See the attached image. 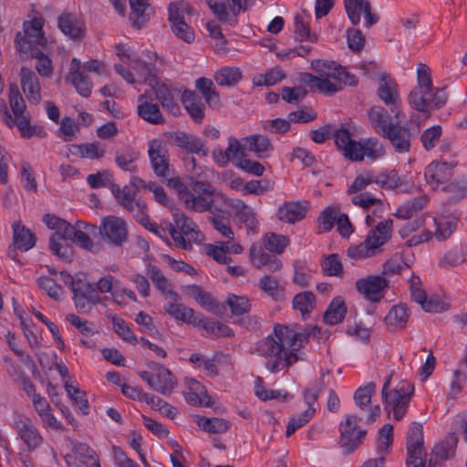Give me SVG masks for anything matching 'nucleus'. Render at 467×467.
Returning <instances> with one entry per match:
<instances>
[{
	"label": "nucleus",
	"instance_id": "obj_10",
	"mask_svg": "<svg viewBox=\"0 0 467 467\" xmlns=\"http://www.w3.org/2000/svg\"><path fill=\"white\" fill-rule=\"evenodd\" d=\"M335 144L343 156L352 161H362L361 143L351 139V134L346 125L333 132Z\"/></svg>",
	"mask_w": 467,
	"mask_h": 467
},
{
	"label": "nucleus",
	"instance_id": "obj_43",
	"mask_svg": "<svg viewBox=\"0 0 467 467\" xmlns=\"http://www.w3.org/2000/svg\"><path fill=\"white\" fill-rule=\"evenodd\" d=\"M182 202L185 204L186 208L197 213H202L211 210L212 205L213 203V199H207L206 197H202L200 195L196 196L191 192H188V193H184V198Z\"/></svg>",
	"mask_w": 467,
	"mask_h": 467
},
{
	"label": "nucleus",
	"instance_id": "obj_19",
	"mask_svg": "<svg viewBox=\"0 0 467 467\" xmlns=\"http://www.w3.org/2000/svg\"><path fill=\"white\" fill-rule=\"evenodd\" d=\"M400 118L395 119V124L388 129L383 135L387 138L398 152H407L410 148L412 134L410 129L400 125Z\"/></svg>",
	"mask_w": 467,
	"mask_h": 467
},
{
	"label": "nucleus",
	"instance_id": "obj_23",
	"mask_svg": "<svg viewBox=\"0 0 467 467\" xmlns=\"http://www.w3.org/2000/svg\"><path fill=\"white\" fill-rule=\"evenodd\" d=\"M452 176V168L446 162L432 161L424 171L425 181L432 189L446 182Z\"/></svg>",
	"mask_w": 467,
	"mask_h": 467
},
{
	"label": "nucleus",
	"instance_id": "obj_2",
	"mask_svg": "<svg viewBox=\"0 0 467 467\" xmlns=\"http://www.w3.org/2000/svg\"><path fill=\"white\" fill-rule=\"evenodd\" d=\"M418 85L409 94L408 99L410 107L423 113L429 118V111L440 109L447 101L444 89L433 88L431 69L424 64H420L417 69Z\"/></svg>",
	"mask_w": 467,
	"mask_h": 467
},
{
	"label": "nucleus",
	"instance_id": "obj_15",
	"mask_svg": "<svg viewBox=\"0 0 467 467\" xmlns=\"http://www.w3.org/2000/svg\"><path fill=\"white\" fill-rule=\"evenodd\" d=\"M148 155L154 173L161 178H166L170 173L169 153L159 140L149 143Z\"/></svg>",
	"mask_w": 467,
	"mask_h": 467
},
{
	"label": "nucleus",
	"instance_id": "obj_45",
	"mask_svg": "<svg viewBox=\"0 0 467 467\" xmlns=\"http://www.w3.org/2000/svg\"><path fill=\"white\" fill-rule=\"evenodd\" d=\"M426 203L427 199L424 196L408 201L397 210L395 216L400 219H409L412 217L414 213L420 211Z\"/></svg>",
	"mask_w": 467,
	"mask_h": 467
},
{
	"label": "nucleus",
	"instance_id": "obj_41",
	"mask_svg": "<svg viewBox=\"0 0 467 467\" xmlns=\"http://www.w3.org/2000/svg\"><path fill=\"white\" fill-rule=\"evenodd\" d=\"M247 150L254 152L258 157H261L263 153L273 150V145L270 140L264 135H251L244 139Z\"/></svg>",
	"mask_w": 467,
	"mask_h": 467
},
{
	"label": "nucleus",
	"instance_id": "obj_14",
	"mask_svg": "<svg viewBox=\"0 0 467 467\" xmlns=\"http://www.w3.org/2000/svg\"><path fill=\"white\" fill-rule=\"evenodd\" d=\"M14 427L29 451H33L42 444L43 438L40 432L26 416L16 415L14 419Z\"/></svg>",
	"mask_w": 467,
	"mask_h": 467
},
{
	"label": "nucleus",
	"instance_id": "obj_9",
	"mask_svg": "<svg viewBox=\"0 0 467 467\" xmlns=\"http://www.w3.org/2000/svg\"><path fill=\"white\" fill-rule=\"evenodd\" d=\"M357 290L371 302L378 303L384 297L385 290L389 287V280L383 275H367L356 281Z\"/></svg>",
	"mask_w": 467,
	"mask_h": 467
},
{
	"label": "nucleus",
	"instance_id": "obj_58",
	"mask_svg": "<svg viewBox=\"0 0 467 467\" xmlns=\"http://www.w3.org/2000/svg\"><path fill=\"white\" fill-rule=\"evenodd\" d=\"M111 322L114 327V331L125 341L130 344H137L138 339L130 330L127 323L120 317L116 316L111 317Z\"/></svg>",
	"mask_w": 467,
	"mask_h": 467
},
{
	"label": "nucleus",
	"instance_id": "obj_29",
	"mask_svg": "<svg viewBox=\"0 0 467 467\" xmlns=\"http://www.w3.org/2000/svg\"><path fill=\"white\" fill-rule=\"evenodd\" d=\"M129 2L131 9L130 20L134 27L140 29L150 19V5L149 0H129Z\"/></svg>",
	"mask_w": 467,
	"mask_h": 467
},
{
	"label": "nucleus",
	"instance_id": "obj_30",
	"mask_svg": "<svg viewBox=\"0 0 467 467\" xmlns=\"http://www.w3.org/2000/svg\"><path fill=\"white\" fill-rule=\"evenodd\" d=\"M409 319V309L405 304H399L390 308L385 317L389 330L394 331L405 327Z\"/></svg>",
	"mask_w": 467,
	"mask_h": 467
},
{
	"label": "nucleus",
	"instance_id": "obj_37",
	"mask_svg": "<svg viewBox=\"0 0 467 467\" xmlns=\"http://www.w3.org/2000/svg\"><path fill=\"white\" fill-rule=\"evenodd\" d=\"M347 313V307L340 297L334 298L324 313V321L329 325H336L341 322Z\"/></svg>",
	"mask_w": 467,
	"mask_h": 467
},
{
	"label": "nucleus",
	"instance_id": "obj_12",
	"mask_svg": "<svg viewBox=\"0 0 467 467\" xmlns=\"http://www.w3.org/2000/svg\"><path fill=\"white\" fill-rule=\"evenodd\" d=\"M77 284L72 292L75 306L79 312L88 313L92 306L100 303V296L90 283L78 279Z\"/></svg>",
	"mask_w": 467,
	"mask_h": 467
},
{
	"label": "nucleus",
	"instance_id": "obj_55",
	"mask_svg": "<svg viewBox=\"0 0 467 467\" xmlns=\"http://www.w3.org/2000/svg\"><path fill=\"white\" fill-rule=\"evenodd\" d=\"M237 217L240 222L245 224L248 233L254 232L258 225V222L255 219V214L251 207L244 202H241L238 211Z\"/></svg>",
	"mask_w": 467,
	"mask_h": 467
},
{
	"label": "nucleus",
	"instance_id": "obj_34",
	"mask_svg": "<svg viewBox=\"0 0 467 467\" xmlns=\"http://www.w3.org/2000/svg\"><path fill=\"white\" fill-rule=\"evenodd\" d=\"M423 448V428L419 422H412L407 434V452L414 454L422 452Z\"/></svg>",
	"mask_w": 467,
	"mask_h": 467
},
{
	"label": "nucleus",
	"instance_id": "obj_5",
	"mask_svg": "<svg viewBox=\"0 0 467 467\" xmlns=\"http://www.w3.org/2000/svg\"><path fill=\"white\" fill-rule=\"evenodd\" d=\"M212 13L223 23L230 26L237 24V16L248 9L251 0H231L232 5H226V0H205Z\"/></svg>",
	"mask_w": 467,
	"mask_h": 467
},
{
	"label": "nucleus",
	"instance_id": "obj_27",
	"mask_svg": "<svg viewBox=\"0 0 467 467\" xmlns=\"http://www.w3.org/2000/svg\"><path fill=\"white\" fill-rule=\"evenodd\" d=\"M169 19L171 22V30L173 34L186 43L194 41V32L192 27L184 21L182 15L176 9H173L172 5L169 7Z\"/></svg>",
	"mask_w": 467,
	"mask_h": 467
},
{
	"label": "nucleus",
	"instance_id": "obj_11",
	"mask_svg": "<svg viewBox=\"0 0 467 467\" xmlns=\"http://www.w3.org/2000/svg\"><path fill=\"white\" fill-rule=\"evenodd\" d=\"M413 391L414 386L410 383H403L391 391L389 403L385 404L386 410L393 411L395 420H400L404 417Z\"/></svg>",
	"mask_w": 467,
	"mask_h": 467
},
{
	"label": "nucleus",
	"instance_id": "obj_53",
	"mask_svg": "<svg viewBox=\"0 0 467 467\" xmlns=\"http://www.w3.org/2000/svg\"><path fill=\"white\" fill-rule=\"evenodd\" d=\"M316 412L315 408H307L304 412L296 416H293L288 421L286 427V436L292 435L297 429L306 424L314 416Z\"/></svg>",
	"mask_w": 467,
	"mask_h": 467
},
{
	"label": "nucleus",
	"instance_id": "obj_38",
	"mask_svg": "<svg viewBox=\"0 0 467 467\" xmlns=\"http://www.w3.org/2000/svg\"><path fill=\"white\" fill-rule=\"evenodd\" d=\"M72 452L81 459L87 467H100L99 457L96 451L85 442H75L72 446Z\"/></svg>",
	"mask_w": 467,
	"mask_h": 467
},
{
	"label": "nucleus",
	"instance_id": "obj_20",
	"mask_svg": "<svg viewBox=\"0 0 467 467\" xmlns=\"http://www.w3.org/2000/svg\"><path fill=\"white\" fill-rule=\"evenodd\" d=\"M393 221L391 219H387L379 222L368 233L365 241L376 254L380 252V247L390 239Z\"/></svg>",
	"mask_w": 467,
	"mask_h": 467
},
{
	"label": "nucleus",
	"instance_id": "obj_50",
	"mask_svg": "<svg viewBox=\"0 0 467 467\" xmlns=\"http://www.w3.org/2000/svg\"><path fill=\"white\" fill-rule=\"evenodd\" d=\"M226 304L234 317L244 316L251 310V303L245 296L230 295L227 297Z\"/></svg>",
	"mask_w": 467,
	"mask_h": 467
},
{
	"label": "nucleus",
	"instance_id": "obj_26",
	"mask_svg": "<svg viewBox=\"0 0 467 467\" xmlns=\"http://www.w3.org/2000/svg\"><path fill=\"white\" fill-rule=\"evenodd\" d=\"M307 207L301 202H286L276 213L277 218L286 223H295L306 217Z\"/></svg>",
	"mask_w": 467,
	"mask_h": 467
},
{
	"label": "nucleus",
	"instance_id": "obj_61",
	"mask_svg": "<svg viewBox=\"0 0 467 467\" xmlns=\"http://www.w3.org/2000/svg\"><path fill=\"white\" fill-rule=\"evenodd\" d=\"M288 244V239L284 235L269 234L265 237V246L270 252L282 254Z\"/></svg>",
	"mask_w": 467,
	"mask_h": 467
},
{
	"label": "nucleus",
	"instance_id": "obj_4",
	"mask_svg": "<svg viewBox=\"0 0 467 467\" xmlns=\"http://www.w3.org/2000/svg\"><path fill=\"white\" fill-rule=\"evenodd\" d=\"M360 418L354 414L346 415L345 420L339 424V444L345 454L354 452L362 443L367 431L358 429Z\"/></svg>",
	"mask_w": 467,
	"mask_h": 467
},
{
	"label": "nucleus",
	"instance_id": "obj_6",
	"mask_svg": "<svg viewBox=\"0 0 467 467\" xmlns=\"http://www.w3.org/2000/svg\"><path fill=\"white\" fill-rule=\"evenodd\" d=\"M97 233L104 241L114 246H122L128 240L126 223L117 216L105 217Z\"/></svg>",
	"mask_w": 467,
	"mask_h": 467
},
{
	"label": "nucleus",
	"instance_id": "obj_25",
	"mask_svg": "<svg viewBox=\"0 0 467 467\" xmlns=\"http://www.w3.org/2000/svg\"><path fill=\"white\" fill-rule=\"evenodd\" d=\"M57 26L63 34L72 40H81L84 37L82 24L71 13L63 12L57 17Z\"/></svg>",
	"mask_w": 467,
	"mask_h": 467
},
{
	"label": "nucleus",
	"instance_id": "obj_13",
	"mask_svg": "<svg viewBox=\"0 0 467 467\" xmlns=\"http://www.w3.org/2000/svg\"><path fill=\"white\" fill-rule=\"evenodd\" d=\"M348 16L352 25L360 22L361 14L365 17V26L369 28L379 21V16L372 13V7L368 0H343Z\"/></svg>",
	"mask_w": 467,
	"mask_h": 467
},
{
	"label": "nucleus",
	"instance_id": "obj_32",
	"mask_svg": "<svg viewBox=\"0 0 467 467\" xmlns=\"http://www.w3.org/2000/svg\"><path fill=\"white\" fill-rule=\"evenodd\" d=\"M130 60L131 68L140 77L144 78V82L152 86L158 79L155 66L150 62H145L138 57L127 56Z\"/></svg>",
	"mask_w": 467,
	"mask_h": 467
},
{
	"label": "nucleus",
	"instance_id": "obj_47",
	"mask_svg": "<svg viewBox=\"0 0 467 467\" xmlns=\"http://www.w3.org/2000/svg\"><path fill=\"white\" fill-rule=\"evenodd\" d=\"M138 159V153L132 150H117L115 153V162L123 171H136L135 161Z\"/></svg>",
	"mask_w": 467,
	"mask_h": 467
},
{
	"label": "nucleus",
	"instance_id": "obj_24",
	"mask_svg": "<svg viewBox=\"0 0 467 467\" xmlns=\"http://www.w3.org/2000/svg\"><path fill=\"white\" fill-rule=\"evenodd\" d=\"M153 89L156 99L160 101L164 110L168 111L173 116L180 114V107L175 101L174 90L170 88L166 84L161 83L157 80L150 86Z\"/></svg>",
	"mask_w": 467,
	"mask_h": 467
},
{
	"label": "nucleus",
	"instance_id": "obj_36",
	"mask_svg": "<svg viewBox=\"0 0 467 467\" xmlns=\"http://www.w3.org/2000/svg\"><path fill=\"white\" fill-rule=\"evenodd\" d=\"M69 150L74 155H79L81 158L100 159L105 155V149L100 147L99 142L72 144Z\"/></svg>",
	"mask_w": 467,
	"mask_h": 467
},
{
	"label": "nucleus",
	"instance_id": "obj_22",
	"mask_svg": "<svg viewBox=\"0 0 467 467\" xmlns=\"http://www.w3.org/2000/svg\"><path fill=\"white\" fill-rule=\"evenodd\" d=\"M138 102L137 113L140 118L154 125L164 123L159 105L150 101V97L147 92L139 96Z\"/></svg>",
	"mask_w": 467,
	"mask_h": 467
},
{
	"label": "nucleus",
	"instance_id": "obj_56",
	"mask_svg": "<svg viewBox=\"0 0 467 467\" xmlns=\"http://www.w3.org/2000/svg\"><path fill=\"white\" fill-rule=\"evenodd\" d=\"M442 192L445 194L444 201L447 203H452L464 197L467 187L463 183L456 182L443 187Z\"/></svg>",
	"mask_w": 467,
	"mask_h": 467
},
{
	"label": "nucleus",
	"instance_id": "obj_62",
	"mask_svg": "<svg viewBox=\"0 0 467 467\" xmlns=\"http://www.w3.org/2000/svg\"><path fill=\"white\" fill-rule=\"evenodd\" d=\"M339 207L328 206L319 215L318 222L323 228L324 232H329L333 226L338 216Z\"/></svg>",
	"mask_w": 467,
	"mask_h": 467
},
{
	"label": "nucleus",
	"instance_id": "obj_63",
	"mask_svg": "<svg viewBox=\"0 0 467 467\" xmlns=\"http://www.w3.org/2000/svg\"><path fill=\"white\" fill-rule=\"evenodd\" d=\"M314 69L325 75L327 78H336L337 72L341 69V66L337 65L334 61L316 59L311 62Z\"/></svg>",
	"mask_w": 467,
	"mask_h": 467
},
{
	"label": "nucleus",
	"instance_id": "obj_46",
	"mask_svg": "<svg viewBox=\"0 0 467 467\" xmlns=\"http://www.w3.org/2000/svg\"><path fill=\"white\" fill-rule=\"evenodd\" d=\"M111 192L117 202L128 211H134L137 203H140L135 201L129 187L120 189L118 185L112 183Z\"/></svg>",
	"mask_w": 467,
	"mask_h": 467
},
{
	"label": "nucleus",
	"instance_id": "obj_18",
	"mask_svg": "<svg viewBox=\"0 0 467 467\" xmlns=\"http://www.w3.org/2000/svg\"><path fill=\"white\" fill-rule=\"evenodd\" d=\"M67 79L75 87L80 96L84 98L90 96L92 90V82L82 70V66L79 59L76 57L72 59Z\"/></svg>",
	"mask_w": 467,
	"mask_h": 467
},
{
	"label": "nucleus",
	"instance_id": "obj_39",
	"mask_svg": "<svg viewBox=\"0 0 467 467\" xmlns=\"http://www.w3.org/2000/svg\"><path fill=\"white\" fill-rule=\"evenodd\" d=\"M173 219L180 232L184 235H192L196 241L203 240V235L196 229L195 223L184 213H173Z\"/></svg>",
	"mask_w": 467,
	"mask_h": 467
},
{
	"label": "nucleus",
	"instance_id": "obj_17",
	"mask_svg": "<svg viewBox=\"0 0 467 467\" xmlns=\"http://www.w3.org/2000/svg\"><path fill=\"white\" fill-rule=\"evenodd\" d=\"M167 296L170 302L165 306L166 312L177 320L195 325L197 317L192 308L181 303V296L174 291H168Z\"/></svg>",
	"mask_w": 467,
	"mask_h": 467
},
{
	"label": "nucleus",
	"instance_id": "obj_60",
	"mask_svg": "<svg viewBox=\"0 0 467 467\" xmlns=\"http://www.w3.org/2000/svg\"><path fill=\"white\" fill-rule=\"evenodd\" d=\"M295 35L296 40L299 42L306 40H309L311 42L317 41V36L315 33H311L308 25L306 24L299 16L295 17Z\"/></svg>",
	"mask_w": 467,
	"mask_h": 467
},
{
	"label": "nucleus",
	"instance_id": "obj_7",
	"mask_svg": "<svg viewBox=\"0 0 467 467\" xmlns=\"http://www.w3.org/2000/svg\"><path fill=\"white\" fill-rule=\"evenodd\" d=\"M9 104L14 114L11 116L7 109H5L4 121L8 127L16 125L20 130L22 137L30 138L33 129L29 128L30 117L25 114L26 103L21 96L9 98Z\"/></svg>",
	"mask_w": 467,
	"mask_h": 467
},
{
	"label": "nucleus",
	"instance_id": "obj_64",
	"mask_svg": "<svg viewBox=\"0 0 467 467\" xmlns=\"http://www.w3.org/2000/svg\"><path fill=\"white\" fill-rule=\"evenodd\" d=\"M348 46L353 52H360L365 46V36L360 29L348 28L347 30Z\"/></svg>",
	"mask_w": 467,
	"mask_h": 467
},
{
	"label": "nucleus",
	"instance_id": "obj_16",
	"mask_svg": "<svg viewBox=\"0 0 467 467\" xmlns=\"http://www.w3.org/2000/svg\"><path fill=\"white\" fill-rule=\"evenodd\" d=\"M378 96L387 106L390 107L394 119H399L400 111L399 109L400 96L397 85L394 81L388 79L386 74L380 76Z\"/></svg>",
	"mask_w": 467,
	"mask_h": 467
},
{
	"label": "nucleus",
	"instance_id": "obj_49",
	"mask_svg": "<svg viewBox=\"0 0 467 467\" xmlns=\"http://www.w3.org/2000/svg\"><path fill=\"white\" fill-rule=\"evenodd\" d=\"M316 305V296L312 292L306 291L297 294L293 299V306L299 310L303 317L308 314Z\"/></svg>",
	"mask_w": 467,
	"mask_h": 467
},
{
	"label": "nucleus",
	"instance_id": "obj_48",
	"mask_svg": "<svg viewBox=\"0 0 467 467\" xmlns=\"http://www.w3.org/2000/svg\"><path fill=\"white\" fill-rule=\"evenodd\" d=\"M376 391V385L368 382L363 387H359L354 393V401L362 410H366L371 403V397Z\"/></svg>",
	"mask_w": 467,
	"mask_h": 467
},
{
	"label": "nucleus",
	"instance_id": "obj_54",
	"mask_svg": "<svg viewBox=\"0 0 467 467\" xmlns=\"http://www.w3.org/2000/svg\"><path fill=\"white\" fill-rule=\"evenodd\" d=\"M37 283L38 285L47 292L49 297L57 301H60L62 299L64 290L54 279L47 276H42L38 278Z\"/></svg>",
	"mask_w": 467,
	"mask_h": 467
},
{
	"label": "nucleus",
	"instance_id": "obj_51",
	"mask_svg": "<svg viewBox=\"0 0 467 467\" xmlns=\"http://www.w3.org/2000/svg\"><path fill=\"white\" fill-rule=\"evenodd\" d=\"M147 275H149L155 287L160 290L161 294L167 296V292L171 291L169 289V280L166 278L160 268L150 264L147 266Z\"/></svg>",
	"mask_w": 467,
	"mask_h": 467
},
{
	"label": "nucleus",
	"instance_id": "obj_1",
	"mask_svg": "<svg viewBox=\"0 0 467 467\" xmlns=\"http://www.w3.org/2000/svg\"><path fill=\"white\" fill-rule=\"evenodd\" d=\"M311 332H296L295 326L276 325L273 334L258 343V353L268 358L266 368L273 373L298 360L296 353L308 341Z\"/></svg>",
	"mask_w": 467,
	"mask_h": 467
},
{
	"label": "nucleus",
	"instance_id": "obj_35",
	"mask_svg": "<svg viewBox=\"0 0 467 467\" xmlns=\"http://www.w3.org/2000/svg\"><path fill=\"white\" fill-rule=\"evenodd\" d=\"M195 86L202 93L205 102L211 108H216L220 105L219 94L215 90L213 83L211 79L206 78H200L196 80Z\"/></svg>",
	"mask_w": 467,
	"mask_h": 467
},
{
	"label": "nucleus",
	"instance_id": "obj_3",
	"mask_svg": "<svg viewBox=\"0 0 467 467\" xmlns=\"http://www.w3.org/2000/svg\"><path fill=\"white\" fill-rule=\"evenodd\" d=\"M24 32L16 35L15 44L19 53L26 57H38L41 54L39 47H44L47 40L43 32V21L35 17L23 25Z\"/></svg>",
	"mask_w": 467,
	"mask_h": 467
},
{
	"label": "nucleus",
	"instance_id": "obj_57",
	"mask_svg": "<svg viewBox=\"0 0 467 467\" xmlns=\"http://www.w3.org/2000/svg\"><path fill=\"white\" fill-rule=\"evenodd\" d=\"M6 340L9 348L17 356L20 362H22L28 368L35 367V363L32 358L19 348L15 333L8 331L6 334Z\"/></svg>",
	"mask_w": 467,
	"mask_h": 467
},
{
	"label": "nucleus",
	"instance_id": "obj_42",
	"mask_svg": "<svg viewBox=\"0 0 467 467\" xmlns=\"http://www.w3.org/2000/svg\"><path fill=\"white\" fill-rule=\"evenodd\" d=\"M196 422L200 428L210 433H224L230 426L228 420L219 418L199 417Z\"/></svg>",
	"mask_w": 467,
	"mask_h": 467
},
{
	"label": "nucleus",
	"instance_id": "obj_21",
	"mask_svg": "<svg viewBox=\"0 0 467 467\" xmlns=\"http://www.w3.org/2000/svg\"><path fill=\"white\" fill-rule=\"evenodd\" d=\"M21 88L30 103L38 104L41 101L40 85L36 75L28 67L20 69Z\"/></svg>",
	"mask_w": 467,
	"mask_h": 467
},
{
	"label": "nucleus",
	"instance_id": "obj_52",
	"mask_svg": "<svg viewBox=\"0 0 467 467\" xmlns=\"http://www.w3.org/2000/svg\"><path fill=\"white\" fill-rule=\"evenodd\" d=\"M362 160L366 155L368 158L375 160L382 157L385 154L384 146L376 138L367 140L363 144L361 143Z\"/></svg>",
	"mask_w": 467,
	"mask_h": 467
},
{
	"label": "nucleus",
	"instance_id": "obj_8",
	"mask_svg": "<svg viewBox=\"0 0 467 467\" xmlns=\"http://www.w3.org/2000/svg\"><path fill=\"white\" fill-rule=\"evenodd\" d=\"M76 227L68 222L63 221L58 225L57 231L49 238V248L53 254L65 261H69L72 257V247L69 244L62 245L60 240H72L76 234Z\"/></svg>",
	"mask_w": 467,
	"mask_h": 467
},
{
	"label": "nucleus",
	"instance_id": "obj_31",
	"mask_svg": "<svg viewBox=\"0 0 467 467\" xmlns=\"http://www.w3.org/2000/svg\"><path fill=\"white\" fill-rule=\"evenodd\" d=\"M368 119L372 127L382 136L388 131V129L395 124L391 117L382 107H373L368 110Z\"/></svg>",
	"mask_w": 467,
	"mask_h": 467
},
{
	"label": "nucleus",
	"instance_id": "obj_44",
	"mask_svg": "<svg viewBox=\"0 0 467 467\" xmlns=\"http://www.w3.org/2000/svg\"><path fill=\"white\" fill-rule=\"evenodd\" d=\"M157 384L162 390H157L163 395H170L171 390L177 386V380L171 372L163 366H159L156 375Z\"/></svg>",
	"mask_w": 467,
	"mask_h": 467
},
{
	"label": "nucleus",
	"instance_id": "obj_59",
	"mask_svg": "<svg viewBox=\"0 0 467 467\" xmlns=\"http://www.w3.org/2000/svg\"><path fill=\"white\" fill-rule=\"evenodd\" d=\"M323 272L328 276H340L343 274V266L337 254L327 255L322 263Z\"/></svg>",
	"mask_w": 467,
	"mask_h": 467
},
{
	"label": "nucleus",
	"instance_id": "obj_33",
	"mask_svg": "<svg viewBox=\"0 0 467 467\" xmlns=\"http://www.w3.org/2000/svg\"><path fill=\"white\" fill-rule=\"evenodd\" d=\"M14 244L21 251H28L36 244V236L31 231L19 223L13 224Z\"/></svg>",
	"mask_w": 467,
	"mask_h": 467
},
{
	"label": "nucleus",
	"instance_id": "obj_40",
	"mask_svg": "<svg viewBox=\"0 0 467 467\" xmlns=\"http://www.w3.org/2000/svg\"><path fill=\"white\" fill-rule=\"evenodd\" d=\"M242 78V72L238 67H224L214 74V80L220 86H235Z\"/></svg>",
	"mask_w": 467,
	"mask_h": 467
},
{
	"label": "nucleus",
	"instance_id": "obj_28",
	"mask_svg": "<svg viewBox=\"0 0 467 467\" xmlns=\"http://www.w3.org/2000/svg\"><path fill=\"white\" fill-rule=\"evenodd\" d=\"M182 102L195 122H202L204 118V104L201 97L194 91L185 90L182 95Z\"/></svg>",
	"mask_w": 467,
	"mask_h": 467
}]
</instances>
